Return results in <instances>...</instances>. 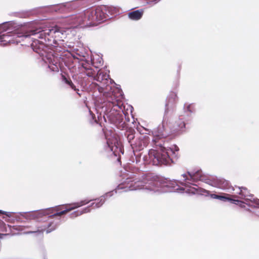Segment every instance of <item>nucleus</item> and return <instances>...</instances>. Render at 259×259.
<instances>
[{"mask_svg": "<svg viewBox=\"0 0 259 259\" xmlns=\"http://www.w3.org/2000/svg\"><path fill=\"white\" fill-rule=\"evenodd\" d=\"M183 181H171L167 179L157 180L151 174L142 176L141 180L136 181L134 185L130 187L132 189L144 188L147 193H165L169 192H186L191 194L208 196L209 192L199 187L194 183L202 181L213 187L222 189L227 188L228 182L222 178L205 175L201 169L188 172L182 175Z\"/></svg>", "mask_w": 259, "mask_h": 259, "instance_id": "obj_1", "label": "nucleus"}, {"mask_svg": "<svg viewBox=\"0 0 259 259\" xmlns=\"http://www.w3.org/2000/svg\"><path fill=\"white\" fill-rule=\"evenodd\" d=\"M153 134L154 148L149 150L148 154L143 157L144 162L154 165H167L174 162V159L178 157L179 148L175 145L168 149L162 146L164 144L163 139L168 136L163 123L154 130Z\"/></svg>", "mask_w": 259, "mask_h": 259, "instance_id": "obj_2", "label": "nucleus"}, {"mask_svg": "<svg viewBox=\"0 0 259 259\" xmlns=\"http://www.w3.org/2000/svg\"><path fill=\"white\" fill-rule=\"evenodd\" d=\"M16 24L18 26V28L13 32L12 35H14V39L19 41L17 44L24 39H29L30 36H34V38L37 39L39 38L44 40L47 46L55 47L57 45V41L63 40L66 36V31L58 26L51 29H43L32 23H28L23 26H21V32H19L17 31L20 29V26L17 23Z\"/></svg>", "mask_w": 259, "mask_h": 259, "instance_id": "obj_3", "label": "nucleus"}, {"mask_svg": "<svg viewBox=\"0 0 259 259\" xmlns=\"http://www.w3.org/2000/svg\"><path fill=\"white\" fill-rule=\"evenodd\" d=\"M91 200L85 199L80 202L72 203L66 204L61 205V207H65V209L59 212H56L51 214L47 218L45 222H36L34 225H28L23 227V229H19L20 230H24L28 229V230L25 231V234H38L42 233L44 231H46L47 233H49L56 229L60 222V217L65 214L67 212L83 205L89 203Z\"/></svg>", "mask_w": 259, "mask_h": 259, "instance_id": "obj_4", "label": "nucleus"}, {"mask_svg": "<svg viewBox=\"0 0 259 259\" xmlns=\"http://www.w3.org/2000/svg\"><path fill=\"white\" fill-rule=\"evenodd\" d=\"M99 82L100 84L96 83L99 92L103 93V96L106 98V101L103 103L102 105V111L108 116V110L114 107H117L118 108L121 109L122 103H121L119 97H122L121 90L117 89L118 95H115V91L111 90V87L109 85L111 82V79L109 77V75L107 73H103L101 70L98 71L96 76H94V79ZM103 117L105 118V115Z\"/></svg>", "mask_w": 259, "mask_h": 259, "instance_id": "obj_5", "label": "nucleus"}, {"mask_svg": "<svg viewBox=\"0 0 259 259\" xmlns=\"http://www.w3.org/2000/svg\"><path fill=\"white\" fill-rule=\"evenodd\" d=\"M31 41L30 46L33 51L39 55L41 60L48 65V67L52 71L58 72L60 64L63 62L65 63V60L62 54L56 53L57 49L55 50L54 46H47L44 40L32 38Z\"/></svg>", "mask_w": 259, "mask_h": 259, "instance_id": "obj_6", "label": "nucleus"}, {"mask_svg": "<svg viewBox=\"0 0 259 259\" xmlns=\"http://www.w3.org/2000/svg\"><path fill=\"white\" fill-rule=\"evenodd\" d=\"M116 13V8L113 6H101L96 9L87 11L84 14L85 20L80 16H73L71 18L73 20L72 23L74 24H81L86 19L91 22L97 21L100 23L110 19Z\"/></svg>", "mask_w": 259, "mask_h": 259, "instance_id": "obj_7", "label": "nucleus"}, {"mask_svg": "<svg viewBox=\"0 0 259 259\" xmlns=\"http://www.w3.org/2000/svg\"><path fill=\"white\" fill-rule=\"evenodd\" d=\"M126 177V178L123 179V181L117 186L116 188L114 191L108 192L104 195L101 196L100 198L96 199L95 200L96 202L92 203L89 207L92 206L94 208L100 207L104 203L106 199L112 196L114 193H117L120 190H122L123 192L137 190H143L145 191L144 188L132 189L130 187L131 185H134V184H135L136 181H141L142 176L137 177V176L134 175L133 173H131L127 174Z\"/></svg>", "mask_w": 259, "mask_h": 259, "instance_id": "obj_8", "label": "nucleus"}, {"mask_svg": "<svg viewBox=\"0 0 259 259\" xmlns=\"http://www.w3.org/2000/svg\"><path fill=\"white\" fill-rule=\"evenodd\" d=\"M228 192L234 191L239 196L233 195L234 198H238L243 199V201L237 199L238 201L236 202V204L239 205L241 207L245 208V204L250 207L259 208V200L253 198V195L250 194L247 189L245 187H236L235 188L229 187L228 185L227 188Z\"/></svg>", "mask_w": 259, "mask_h": 259, "instance_id": "obj_9", "label": "nucleus"}, {"mask_svg": "<svg viewBox=\"0 0 259 259\" xmlns=\"http://www.w3.org/2000/svg\"><path fill=\"white\" fill-rule=\"evenodd\" d=\"M64 207L56 206L53 208H48L40 211H32L29 212H19L15 215L17 221H20L21 218H24L27 221L35 220V222H42L46 221L48 216L53 214V211L59 212V210Z\"/></svg>", "mask_w": 259, "mask_h": 259, "instance_id": "obj_10", "label": "nucleus"}, {"mask_svg": "<svg viewBox=\"0 0 259 259\" xmlns=\"http://www.w3.org/2000/svg\"><path fill=\"white\" fill-rule=\"evenodd\" d=\"M18 26L14 21L4 22L0 24V43L3 45L8 44L18 43L19 41L14 39L13 32L17 30Z\"/></svg>", "mask_w": 259, "mask_h": 259, "instance_id": "obj_11", "label": "nucleus"}, {"mask_svg": "<svg viewBox=\"0 0 259 259\" xmlns=\"http://www.w3.org/2000/svg\"><path fill=\"white\" fill-rule=\"evenodd\" d=\"M104 134L106 140L104 145L105 150L107 152H112L115 156H117L119 152L123 154L122 148L115 133L111 131H107Z\"/></svg>", "mask_w": 259, "mask_h": 259, "instance_id": "obj_12", "label": "nucleus"}, {"mask_svg": "<svg viewBox=\"0 0 259 259\" xmlns=\"http://www.w3.org/2000/svg\"><path fill=\"white\" fill-rule=\"evenodd\" d=\"M178 99L176 93L174 92L169 93L165 103V114H167L169 111L174 109Z\"/></svg>", "mask_w": 259, "mask_h": 259, "instance_id": "obj_13", "label": "nucleus"}, {"mask_svg": "<svg viewBox=\"0 0 259 259\" xmlns=\"http://www.w3.org/2000/svg\"><path fill=\"white\" fill-rule=\"evenodd\" d=\"M194 111L193 105L186 103L184 106V113L181 114V119L190 121L191 119V114Z\"/></svg>", "mask_w": 259, "mask_h": 259, "instance_id": "obj_14", "label": "nucleus"}, {"mask_svg": "<svg viewBox=\"0 0 259 259\" xmlns=\"http://www.w3.org/2000/svg\"><path fill=\"white\" fill-rule=\"evenodd\" d=\"M147 146V142L146 139H144L143 138L140 137L138 139H136L133 144V147L132 148L134 149L135 148H137V150H141L143 149L144 147H146Z\"/></svg>", "mask_w": 259, "mask_h": 259, "instance_id": "obj_15", "label": "nucleus"}, {"mask_svg": "<svg viewBox=\"0 0 259 259\" xmlns=\"http://www.w3.org/2000/svg\"><path fill=\"white\" fill-rule=\"evenodd\" d=\"M143 12V10L142 9L135 10L128 13V16L131 20H139L142 18Z\"/></svg>", "mask_w": 259, "mask_h": 259, "instance_id": "obj_16", "label": "nucleus"}, {"mask_svg": "<svg viewBox=\"0 0 259 259\" xmlns=\"http://www.w3.org/2000/svg\"><path fill=\"white\" fill-rule=\"evenodd\" d=\"M82 67L83 72L87 76L92 77L94 79V76H96V72L86 63H82Z\"/></svg>", "mask_w": 259, "mask_h": 259, "instance_id": "obj_17", "label": "nucleus"}, {"mask_svg": "<svg viewBox=\"0 0 259 259\" xmlns=\"http://www.w3.org/2000/svg\"><path fill=\"white\" fill-rule=\"evenodd\" d=\"M62 81L68 85L70 88H71L73 90L76 92V93L80 96V94L79 93V91L78 89L76 88V86L73 83L72 81L69 78H67L65 75H62Z\"/></svg>", "mask_w": 259, "mask_h": 259, "instance_id": "obj_18", "label": "nucleus"}, {"mask_svg": "<svg viewBox=\"0 0 259 259\" xmlns=\"http://www.w3.org/2000/svg\"><path fill=\"white\" fill-rule=\"evenodd\" d=\"M187 121H188L186 120L185 119H181L180 115L178 120L176 121V125L174 131H183V130L185 128L186 122Z\"/></svg>", "mask_w": 259, "mask_h": 259, "instance_id": "obj_19", "label": "nucleus"}, {"mask_svg": "<svg viewBox=\"0 0 259 259\" xmlns=\"http://www.w3.org/2000/svg\"><path fill=\"white\" fill-rule=\"evenodd\" d=\"M228 196L229 195L228 194L225 196L218 195L214 194H211V197L214 199H218L224 201L228 200L232 203H236V201H238L235 199L231 198L230 197H228Z\"/></svg>", "mask_w": 259, "mask_h": 259, "instance_id": "obj_20", "label": "nucleus"}, {"mask_svg": "<svg viewBox=\"0 0 259 259\" xmlns=\"http://www.w3.org/2000/svg\"><path fill=\"white\" fill-rule=\"evenodd\" d=\"M135 131L134 130H129L126 131L125 136H126L127 140L130 144L132 147H133V144L135 142L134 139L135 138Z\"/></svg>", "mask_w": 259, "mask_h": 259, "instance_id": "obj_21", "label": "nucleus"}, {"mask_svg": "<svg viewBox=\"0 0 259 259\" xmlns=\"http://www.w3.org/2000/svg\"><path fill=\"white\" fill-rule=\"evenodd\" d=\"M90 211V208H89V207H87L85 208H84L82 210H76L75 211L71 213L70 214V218H74L75 217H77L79 215H80L81 214L87 213Z\"/></svg>", "mask_w": 259, "mask_h": 259, "instance_id": "obj_22", "label": "nucleus"}, {"mask_svg": "<svg viewBox=\"0 0 259 259\" xmlns=\"http://www.w3.org/2000/svg\"><path fill=\"white\" fill-rule=\"evenodd\" d=\"M17 213H15L13 212H8V211H5L2 210H0V214H5L6 216L11 218V217H14L15 218V215Z\"/></svg>", "mask_w": 259, "mask_h": 259, "instance_id": "obj_23", "label": "nucleus"}, {"mask_svg": "<svg viewBox=\"0 0 259 259\" xmlns=\"http://www.w3.org/2000/svg\"><path fill=\"white\" fill-rule=\"evenodd\" d=\"M134 155L136 158V163H138L140 162V158H141V154L140 153H134Z\"/></svg>", "mask_w": 259, "mask_h": 259, "instance_id": "obj_24", "label": "nucleus"}, {"mask_svg": "<svg viewBox=\"0 0 259 259\" xmlns=\"http://www.w3.org/2000/svg\"><path fill=\"white\" fill-rule=\"evenodd\" d=\"M90 113L92 117V118L94 119V118H95V115L91 111V110H90Z\"/></svg>", "mask_w": 259, "mask_h": 259, "instance_id": "obj_25", "label": "nucleus"}]
</instances>
